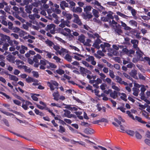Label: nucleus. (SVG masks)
<instances>
[{
    "mask_svg": "<svg viewBox=\"0 0 150 150\" xmlns=\"http://www.w3.org/2000/svg\"><path fill=\"white\" fill-rule=\"evenodd\" d=\"M1 38L0 40V45H2L4 43L8 42L11 45H12L13 41L11 40L10 37L4 34H1Z\"/></svg>",
    "mask_w": 150,
    "mask_h": 150,
    "instance_id": "1",
    "label": "nucleus"
},
{
    "mask_svg": "<svg viewBox=\"0 0 150 150\" xmlns=\"http://www.w3.org/2000/svg\"><path fill=\"white\" fill-rule=\"evenodd\" d=\"M55 25L53 24H51L47 25L45 30L47 31L50 30L51 34H54L55 33Z\"/></svg>",
    "mask_w": 150,
    "mask_h": 150,
    "instance_id": "2",
    "label": "nucleus"
},
{
    "mask_svg": "<svg viewBox=\"0 0 150 150\" xmlns=\"http://www.w3.org/2000/svg\"><path fill=\"white\" fill-rule=\"evenodd\" d=\"M78 68H79L80 74L83 76H86V73L90 74H91V72L87 69L80 66H78Z\"/></svg>",
    "mask_w": 150,
    "mask_h": 150,
    "instance_id": "3",
    "label": "nucleus"
},
{
    "mask_svg": "<svg viewBox=\"0 0 150 150\" xmlns=\"http://www.w3.org/2000/svg\"><path fill=\"white\" fill-rule=\"evenodd\" d=\"M47 84L50 87V89L52 91H53L54 89L53 85L56 87H57L59 85V84L57 81L52 80H51L50 82H47Z\"/></svg>",
    "mask_w": 150,
    "mask_h": 150,
    "instance_id": "4",
    "label": "nucleus"
},
{
    "mask_svg": "<svg viewBox=\"0 0 150 150\" xmlns=\"http://www.w3.org/2000/svg\"><path fill=\"white\" fill-rule=\"evenodd\" d=\"M18 50H19L21 53L23 54L25 52V50H27L28 48L23 45H22L21 47L20 46H16L15 48Z\"/></svg>",
    "mask_w": 150,
    "mask_h": 150,
    "instance_id": "5",
    "label": "nucleus"
},
{
    "mask_svg": "<svg viewBox=\"0 0 150 150\" xmlns=\"http://www.w3.org/2000/svg\"><path fill=\"white\" fill-rule=\"evenodd\" d=\"M88 57L86 58V60L88 62H91V63L93 65H95L96 64V62L94 61V57L89 55H87Z\"/></svg>",
    "mask_w": 150,
    "mask_h": 150,
    "instance_id": "6",
    "label": "nucleus"
},
{
    "mask_svg": "<svg viewBox=\"0 0 150 150\" xmlns=\"http://www.w3.org/2000/svg\"><path fill=\"white\" fill-rule=\"evenodd\" d=\"M115 79L116 80V82L120 84H124L125 86L128 85V83H127L123 81L122 78L119 76H116Z\"/></svg>",
    "mask_w": 150,
    "mask_h": 150,
    "instance_id": "7",
    "label": "nucleus"
},
{
    "mask_svg": "<svg viewBox=\"0 0 150 150\" xmlns=\"http://www.w3.org/2000/svg\"><path fill=\"white\" fill-rule=\"evenodd\" d=\"M131 42L133 45V48L135 49H137L138 50H139V48L138 47L139 41L138 40L132 39L131 40Z\"/></svg>",
    "mask_w": 150,
    "mask_h": 150,
    "instance_id": "8",
    "label": "nucleus"
},
{
    "mask_svg": "<svg viewBox=\"0 0 150 150\" xmlns=\"http://www.w3.org/2000/svg\"><path fill=\"white\" fill-rule=\"evenodd\" d=\"M102 41L99 38H97L95 41L94 43H93V46L98 49H99L100 48L99 44L101 43Z\"/></svg>",
    "mask_w": 150,
    "mask_h": 150,
    "instance_id": "9",
    "label": "nucleus"
},
{
    "mask_svg": "<svg viewBox=\"0 0 150 150\" xmlns=\"http://www.w3.org/2000/svg\"><path fill=\"white\" fill-rule=\"evenodd\" d=\"M64 114L62 115L63 117H67L69 118H71L73 116V115L71 114V112L67 110H64Z\"/></svg>",
    "mask_w": 150,
    "mask_h": 150,
    "instance_id": "10",
    "label": "nucleus"
},
{
    "mask_svg": "<svg viewBox=\"0 0 150 150\" xmlns=\"http://www.w3.org/2000/svg\"><path fill=\"white\" fill-rule=\"evenodd\" d=\"M115 31L118 35H120L123 33V31L121 29V26L118 24V25H116L115 29Z\"/></svg>",
    "mask_w": 150,
    "mask_h": 150,
    "instance_id": "11",
    "label": "nucleus"
},
{
    "mask_svg": "<svg viewBox=\"0 0 150 150\" xmlns=\"http://www.w3.org/2000/svg\"><path fill=\"white\" fill-rule=\"evenodd\" d=\"M60 8L63 10H64L65 8L68 7L69 4L65 1H62L60 2Z\"/></svg>",
    "mask_w": 150,
    "mask_h": 150,
    "instance_id": "12",
    "label": "nucleus"
},
{
    "mask_svg": "<svg viewBox=\"0 0 150 150\" xmlns=\"http://www.w3.org/2000/svg\"><path fill=\"white\" fill-rule=\"evenodd\" d=\"M84 132L87 134H92L94 133V131L91 128H87L85 129Z\"/></svg>",
    "mask_w": 150,
    "mask_h": 150,
    "instance_id": "13",
    "label": "nucleus"
},
{
    "mask_svg": "<svg viewBox=\"0 0 150 150\" xmlns=\"http://www.w3.org/2000/svg\"><path fill=\"white\" fill-rule=\"evenodd\" d=\"M71 11L74 12L80 13L82 11V9L80 7H74L72 8Z\"/></svg>",
    "mask_w": 150,
    "mask_h": 150,
    "instance_id": "14",
    "label": "nucleus"
},
{
    "mask_svg": "<svg viewBox=\"0 0 150 150\" xmlns=\"http://www.w3.org/2000/svg\"><path fill=\"white\" fill-rule=\"evenodd\" d=\"M52 96L54 97L53 99L55 100L58 101L59 100V93L57 91L56 92H54L52 94Z\"/></svg>",
    "mask_w": 150,
    "mask_h": 150,
    "instance_id": "15",
    "label": "nucleus"
},
{
    "mask_svg": "<svg viewBox=\"0 0 150 150\" xmlns=\"http://www.w3.org/2000/svg\"><path fill=\"white\" fill-rule=\"evenodd\" d=\"M133 120L135 121H137L139 122H140L142 124H145L147 123L146 122L142 120L141 117L137 116H136L135 117H134V120Z\"/></svg>",
    "mask_w": 150,
    "mask_h": 150,
    "instance_id": "16",
    "label": "nucleus"
},
{
    "mask_svg": "<svg viewBox=\"0 0 150 150\" xmlns=\"http://www.w3.org/2000/svg\"><path fill=\"white\" fill-rule=\"evenodd\" d=\"M62 14L67 18V20H70L72 18V15L71 14L67 13L65 11H63Z\"/></svg>",
    "mask_w": 150,
    "mask_h": 150,
    "instance_id": "17",
    "label": "nucleus"
},
{
    "mask_svg": "<svg viewBox=\"0 0 150 150\" xmlns=\"http://www.w3.org/2000/svg\"><path fill=\"white\" fill-rule=\"evenodd\" d=\"M25 7L26 12L29 13H31V11L33 8L32 5H27L25 6Z\"/></svg>",
    "mask_w": 150,
    "mask_h": 150,
    "instance_id": "18",
    "label": "nucleus"
},
{
    "mask_svg": "<svg viewBox=\"0 0 150 150\" xmlns=\"http://www.w3.org/2000/svg\"><path fill=\"white\" fill-rule=\"evenodd\" d=\"M7 59L9 62L12 63H15V58L14 57L10 54H8L7 56Z\"/></svg>",
    "mask_w": 150,
    "mask_h": 150,
    "instance_id": "19",
    "label": "nucleus"
},
{
    "mask_svg": "<svg viewBox=\"0 0 150 150\" xmlns=\"http://www.w3.org/2000/svg\"><path fill=\"white\" fill-rule=\"evenodd\" d=\"M82 16H83V18L85 19L87 18L90 19L93 17L91 13H83L82 14Z\"/></svg>",
    "mask_w": 150,
    "mask_h": 150,
    "instance_id": "20",
    "label": "nucleus"
},
{
    "mask_svg": "<svg viewBox=\"0 0 150 150\" xmlns=\"http://www.w3.org/2000/svg\"><path fill=\"white\" fill-rule=\"evenodd\" d=\"M8 76H9V79L11 80L14 81H17L18 80V79L16 76L11 75L10 74H9Z\"/></svg>",
    "mask_w": 150,
    "mask_h": 150,
    "instance_id": "21",
    "label": "nucleus"
},
{
    "mask_svg": "<svg viewBox=\"0 0 150 150\" xmlns=\"http://www.w3.org/2000/svg\"><path fill=\"white\" fill-rule=\"evenodd\" d=\"M121 26L124 28V29L127 30H130L131 29V28L127 25L122 21H121Z\"/></svg>",
    "mask_w": 150,
    "mask_h": 150,
    "instance_id": "22",
    "label": "nucleus"
},
{
    "mask_svg": "<svg viewBox=\"0 0 150 150\" xmlns=\"http://www.w3.org/2000/svg\"><path fill=\"white\" fill-rule=\"evenodd\" d=\"M45 43L48 46L50 47H52L53 45H54V43L52 41L48 39H47L45 41Z\"/></svg>",
    "mask_w": 150,
    "mask_h": 150,
    "instance_id": "23",
    "label": "nucleus"
},
{
    "mask_svg": "<svg viewBox=\"0 0 150 150\" xmlns=\"http://www.w3.org/2000/svg\"><path fill=\"white\" fill-rule=\"evenodd\" d=\"M85 36L83 35H81L79 37L78 40L84 44L85 42Z\"/></svg>",
    "mask_w": 150,
    "mask_h": 150,
    "instance_id": "24",
    "label": "nucleus"
},
{
    "mask_svg": "<svg viewBox=\"0 0 150 150\" xmlns=\"http://www.w3.org/2000/svg\"><path fill=\"white\" fill-rule=\"evenodd\" d=\"M110 96L113 99H115L117 96V93L116 91H114L113 92H111L110 93Z\"/></svg>",
    "mask_w": 150,
    "mask_h": 150,
    "instance_id": "25",
    "label": "nucleus"
},
{
    "mask_svg": "<svg viewBox=\"0 0 150 150\" xmlns=\"http://www.w3.org/2000/svg\"><path fill=\"white\" fill-rule=\"evenodd\" d=\"M132 89L133 91V95L136 96H137L139 92V89L136 87H133Z\"/></svg>",
    "mask_w": 150,
    "mask_h": 150,
    "instance_id": "26",
    "label": "nucleus"
},
{
    "mask_svg": "<svg viewBox=\"0 0 150 150\" xmlns=\"http://www.w3.org/2000/svg\"><path fill=\"white\" fill-rule=\"evenodd\" d=\"M129 23L131 25L137 27V26L138 23L135 21L133 20H131L129 21Z\"/></svg>",
    "mask_w": 150,
    "mask_h": 150,
    "instance_id": "27",
    "label": "nucleus"
},
{
    "mask_svg": "<svg viewBox=\"0 0 150 150\" xmlns=\"http://www.w3.org/2000/svg\"><path fill=\"white\" fill-rule=\"evenodd\" d=\"M92 7L91 6H86L84 8V11L86 13H89L91 10Z\"/></svg>",
    "mask_w": 150,
    "mask_h": 150,
    "instance_id": "28",
    "label": "nucleus"
},
{
    "mask_svg": "<svg viewBox=\"0 0 150 150\" xmlns=\"http://www.w3.org/2000/svg\"><path fill=\"white\" fill-rule=\"evenodd\" d=\"M136 50H137L136 53L139 57V59H140L143 56V53L139 48V50H138L137 49H136Z\"/></svg>",
    "mask_w": 150,
    "mask_h": 150,
    "instance_id": "29",
    "label": "nucleus"
},
{
    "mask_svg": "<svg viewBox=\"0 0 150 150\" xmlns=\"http://www.w3.org/2000/svg\"><path fill=\"white\" fill-rule=\"evenodd\" d=\"M137 74V72L136 70H132L130 73V74L132 77L135 79H137V78L136 75Z\"/></svg>",
    "mask_w": 150,
    "mask_h": 150,
    "instance_id": "30",
    "label": "nucleus"
},
{
    "mask_svg": "<svg viewBox=\"0 0 150 150\" xmlns=\"http://www.w3.org/2000/svg\"><path fill=\"white\" fill-rule=\"evenodd\" d=\"M32 1V0H24L23 2L21 3V5L22 6H24L25 5H28Z\"/></svg>",
    "mask_w": 150,
    "mask_h": 150,
    "instance_id": "31",
    "label": "nucleus"
},
{
    "mask_svg": "<svg viewBox=\"0 0 150 150\" xmlns=\"http://www.w3.org/2000/svg\"><path fill=\"white\" fill-rule=\"evenodd\" d=\"M48 64L49 65V66H48L47 67V68L48 69H49L50 67L52 68L55 69L57 67V66L53 63H51L50 62H48Z\"/></svg>",
    "mask_w": 150,
    "mask_h": 150,
    "instance_id": "32",
    "label": "nucleus"
},
{
    "mask_svg": "<svg viewBox=\"0 0 150 150\" xmlns=\"http://www.w3.org/2000/svg\"><path fill=\"white\" fill-rule=\"evenodd\" d=\"M65 59L69 62H71L72 61V57L69 54H67L64 57Z\"/></svg>",
    "mask_w": 150,
    "mask_h": 150,
    "instance_id": "33",
    "label": "nucleus"
},
{
    "mask_svg": "<svg viewBox=\"0 0 150 150\" xmlns=\"http://www.w3.org/2000/svg\"><path fill=\"white\" fill-rule=\"evenodd\" d=\"M74 22L77 23L80 26H81L83 24L82 23L79 18L77 19H74Z\"/></svg>",
    "mask_w": 150,
    "mask_h": 150,
    "instance_id": "34",
    "label": "nucleus"
},
{
    "mask_svg": "<svg viewBox=\"0 0 150 150\" xmlns=\"http://www.w3.org/2000/svg\"><path fill=\"white\" fill-rule=\"evenodd\" d=\"M125 132L127 134L131 136H133L134 134V131L131 130H126Z\"/></svg>",
    "mask_w": 150,
    "mask_h": 150,
    "instance_id": "35",
    "label": "nucleus"
},
{
    "mask_svg": "<svg viewBox=\"0 0 150 150\" xmlns=\"http://www.w3.org/2000/svg\"><path fill=\"white\" fill-rule=\"evenodd\" d=\"M92 12L93 13V15L95 17L98 18L99 17V13L98 11L96 9H93L92 10Z\"/></svg>",
    "mask_w": 150,
    "mask_h": 150,
    "instance_id": "36",
    "label": "nucleus"
},
{
    "mask_svg": "<svg viewBox=\"0 0 150 150\" xmlns=\"http://www.w3.org/2000/svg\"><path fill=\"white\" fill-rule=\"evenodd\" d=\"M69 4H70L69 8L71 10L72 9V8L74 7L76 5V4L73 1H69Z\"/></svg>",
    "mask_w": 150,
    "mask_h": 150,
    "instance_id": "37",
    "label": "nucleus"
},
{
    "mask_svg": "<svg viewBox=\"0 0 150 150\" xmlns=\"http://www.w3.org/2000/svg\"><path fill=\"white\" fill-rule=\"evenodd\" d=\"M59 132L61 133H63L65 131V129L64 127L62 125H60L59 126Z\"/></svg>",
    "mask_w": 150,
    "mask_h": 150,
    "instance_id": "38",
    "label": "nucleus"
},
{
    "mask_svg": "<svg viewBox=\"0 0 150 150\" xmlns=\"http://www.w3.org/2000/svg\"><path fill=\"white\" fill-rule=\"evenodd\" d=\"M121 94L122 96H120V98L124 101H127V99L126 98L127 97L125 93H122Z\"/></svg>",
    "mask_w": 150,
    "mask_h": 150,
    "instance_id": "39",
    "label": "nucleus"
},
{
    "mask_svg": "<svg viewBox=\"0 0 150 150\" xmlns=\"http://www.w3.org/2000/svg\"><path fill=\"white\" fill-rule=\"evenodd\" d=\"M2 2L0 3V8H3L4 7V5L6 6L8 5L7 3L4 1V0H2Z\"/></svg>",
    "mask_w": 150,
    "mask_h": 150,
    "instance_id": "40",
    "label": "nucleus"
},
{
    "mask_svg": "<svg viewBox=\"0 0 150 150\" xmlns=\"http://www.w3.org/2000/svg\"><path fill=\"white\" fill-rule=\"evenodd\" d=\"M126 113L128 115V116L132 120H134V117L131 112L129 110L126 111Z\"/></svg>",
    "mask_w": 150,
    "mask_h": 150,
    "instance_id": "41",
    "label": "nucleus"
},
{
    "mask_svg": "<svg viewBox=\"0 0 150 150\" xmlns=\"http://www.w3.org/2000/svg\"><path fill=\"white\" fill-rule=\"evenodd\" d=\"M33 78L31 77L28 76L26 79V81L28 83H31L33 82Z\"/></svg>",
    "mask_w": 150,
    "mask_h": 150,
    "instance_id": "42",
    "label": "nucleus"
},
{
    "mask_svg": "<svg viewBox=\"0 0 150 150\" xmlns=\"http://www.w3.org/2000/svg\"><path fill=\"white\" fill-rule=\"evenodd\" d=\"M108 12L109 13L107 15V17L108 18V19H113L114 18L113 16L112 15L113 14V12L110 11H109Z\"/></svg>",
    "mask_w": 150,
    "mask_h": 150,
    "instance_id": "43",
    "label": "nucleus"
},
{
    "mask_svg": "<svg viewBox=\"0 0 150 150\" xmlns=\"http://www.w3.org/2000/svg\"><path fill=\"white\" fill-rule=\"evenodd\" d=\"M93 147L94 149H97L98 150L99 149V148H100L102 150H107L105 148L100 146H94Z\"/></svg>",
    "mask_w": 150,
    "mask_h": 150,
    "instance_id": "44",
    "label": "nucleus"
},
{
    "mask_svg": "<svg viewBox=\"0 0 150 150\" xmlns=\"http://www.w3.org/2000/svg\"><path fill=\"white\" fill-rule=\"evenodd\" d=\"M48 62H49L45 59L40 60V64L46 65L47 64H48Z\"/></svg>",
    "mask_w": 150,
    "mask_h": 150,
    "instance_id": "45",
    "label": "nucleus"
},
{
    "mask_svg": "<svg viewBox=\"0 0 150 150\" xmlns=\"http://www.w3.org/2000/svg\"><path fill=\"white\" fill-rule=\"evenodd\" d=\"M91 40L89 39H87L86 40V41L85 42L84 45L88 46H90L91 45L90 44V43L91 42Z\"/></svg>",
    "mask_w": 150,
    "mask_h": 150,
    "instance_id": "46",
    "label": "nucleus"
},
{
    "mask_svg": "<svg viewBox=\"0 0 150 150\" xmlns=\"http://www.w3.org/2000/svg\"><path fill=\"white\" fill-rule=\"evenodd\" d=\"M107 4L108 5L114 6H116L117 5V3L115 1L108 2Z\"/></svg>",
    "mask_w": 150,
    "mask_h": 150,
    "instance_id": "47",
    "label": "nucleus"
},
{
    "mask_svg": "<svg viewBox=\"0 0 150 150\" xmlns=\"http://www.w3.org/2000/svg\"><path fill=\"white\" fill-rule=\"evenodd\" d=\"M66 52H67V50L63 48H62L60 50L58 51V53L60 55Z\"/></svg>",
    "mask_w": 150,
    "mask_h": 150,
    "instance_id": "48",
    "label": "nucleus"
},
{
    "mask_svg": "<svg viewBox=\"0 0 150 150\" xmlns=\"http://www.w3.org/2000/svg\"><path fill=\"white\" fill-rule=\"evenodd\" d=\"M135 133L136 137L137 139H141L142 138V136L137 131H136Z\"/></svg>",
    "mask_w": 150,
    "mask_h": 150,
    "instance_id": "49",
    "label": "nucleus"
},
{
    "mask_svg": "<svg viewBox=\"0 0 150 150\" xmlns=\"http://www.w3.org/2000/svg\"><path fill=\"white\" fill-rule=\"evenodd\" d=\"M2 48L4 50H8V47L9 46V44L8 43H4Z\"/></svg>",
    "mask_w": 150,
    "mask_h": 150,
    "instance_id": "50",
    "label": "nucleus"
},
{
    "mask_svg": "<svg viewBox=\"0 0 150 150\" xmlns=\"http://www.w3.org/2000/svg\"><path fill=\"white\" fill-rule=\"evenodd\" d=\"M0 74L1 75H3L4 74H5L6 75L8 76L9 74L8 73V71L5 70L4 69H3L0 72Z\"/></svg>",
    "mask_w": 150,
    "mask_h": 150,
    "instance_id": "51",
    "label": "nucleus"
},
{
    "mask_svg": "<svg viewBox=\"0 0 150 150\" xmlns=\"http://www.w3.org/2000/svg\"><path fill=\"white\" fill-rule=\"evenodd\" d=\"M19 35L20 37H23L25 34V33L24 31L20 30L19 32Z\"/></svg>",
    "mask_w": 150,
    "mask_h": 150,
    "instance_id": "52",
    "label": "nucleus"
},
{
    "mask_svg": "<svg viewBox=\"0 0 150 150\" xmlns=\"http://www.w3.org/2000/svg\"><path fill=\"white\" fill-rule=\"evenodd\" d=\"M56 72L60 75H62L64 73V71L63 70L60 69L56 70Z\"/></svg>",
    "mask_w": 150,
    "mask_h": 150,
    "instance_id": "53",
    "label": "nucleus"
},
{
    "mask_svg": "<svg viewBox=\"0 0 150 150\" xmlns=\"http://www.w3.org/2000/svg\"><path fill=\"white\" fill-rule=\"evenodd\" d=\"M94 0V2H92L91 3L92 4L96 5L99 7L100 6H101V4L98 1L96 0Z\"/></svg>",
    "mask_w": 150,
    "mask_h": 150,
    "instance_id": "54",
    "label": "nucleus"
},
{
    "mask_svg": "<svg viewBox=\"0 0 150 150\" xmlns=\"http://www.w3.org/2000/svg\"><path fill=\"white\" fill-rule=\"evenodd\" d=\"M20 29L18 28V27H13L12 29L11 30H12L15 33H17L18 32H19V31L20 30Z\"/></svg>",
    "mask_w": 150,
    "mask_h": 150,
    "instance_id": "55",
    "label": "nucleus"
},
{
    "mask_svg": "<svg viewBox=\"0 0 150 150\" xmlns=\"http://www.w3.org/2000/svg\"><path fill=\"white\" fill-rule=\"evenodd\" d=\"M114 72L112 70H109V75L111 78L113 79L115 77V75L114 74Z\"/></svg>",
    "mask_w": 150,
    "mask_h": 150,
    "instance_id": "56",
    "label": "nucleus"
},
{
    "mask_svg": "<svg viewBox=\"0 0 150 150\" xmlns=\"http://www.w3.org/2000/svg\"><path fill=\"white\" fill-rule=\"evenodd\" d=\"M53 58L54 59L56 60L57 62H61V59L60 58L58 57L55 56H54Z\"/></svg>",
    "mask_w": 150,
    "mask_h": 150,
    "instance_id": "57",
    "label": "nucleus"
},
{
    "mask_svg": "<svg viewBox=\"0 0 150 150\" xmlns=\"http://www.w3.org/2000/svg\"><path fill=\"white\" fill-rule=\"evenodd\" d=\"M23 67H24L25 71L26 72L29 73H30L31 72V70L30 68H28L26 66H23Z\"/></svg>",
    "mask_w": 150,
    "mask_h": 150,
    "instance_id": "58",
    "label": "nucleus"
},
{
    "mask_svg": "<svg viewBox=\"0 0 150 150\" xmlns=\"http://www.w3.org/2000/svg\"><path fill=\"white\" fill-rule=\"evenodd\" d=\"M52 47L56 51H57V52L58 53V51H59V50L60 49V48L59 46H57V45H55L54 44V45H53Z\"/></svg>",
    "mask_w": 150,
    "mask_h": 150,
    "instance_id": "59",
    "label": "nucleus"
},
{
    "mask_svg": "<svg viewBox=\"0 0 150 150\" xmlns=\"http://www.w3.org/2000/svg\"><path fill=\"white\" fill-rule=\"evenodd\" d=\"M32 73L33 74V76L36 78H38L39 76L38 73L37 71H33Z\"/></svg>",
    "mask_w": 150,
    "mask_h": 150,
    "instance_id": "60",
    "label": "nucleus"
},
{
    "mask_svg": "<svg viewBox=\"0 0 150 150\" xmlns=\"http://www.w3.org/2000/svg\"><path fill=\"white\" fill-rule=\"evenodd\" d=\"M0 111L2 113H4V114L7 116H11V115H13V114H12L8 112L4 111L2 110H0Z\"/></svg>",
    "mask_w": 150,
    "mask_h": 150,
    "instance_id": "61",
    "label": "nucleus"
},
{
    "mask_svg": "<svg viewBox=\"0 0 150 150\" xmlns=\"http://www.w3.org/2000/svg\"><path fill=\"white\" fill-rule=\"evenodd\" d=\"M13 101V103L16 105L19 106H21V102L19 101L16 100H14Z\"/></svg>",
    "mask_w": 150,
    "mask_h": 150,
    "instance_id": "62",
    "label": "nucleus"
},
{
    "mask_svg": "<svg viewBox=\"0 0 150 150\" xmlns=\"http://www.w3.org/2000/svg\"><path fill=\"white\" fill-rule=\"evenodd\" d=\"M55 38L58 40L62 42V43L63 44H65L66 43V42L61 38L57 37H56Z\"/></svg>",
    "mask_w": 150,
    "mask_h": 150,
    "instance_id": "63",
    "label": "nucleus"
},
{
    "mask_svg": "<svg viewBox=\"0 0 150 150\" xmlns=\"http://www.w3.org/2000/svg\"><path fill=\"white\" fill-rule=\"evenodd\" d=\"M135 53V51L132 50L130 49L129 50V52L128 53V54L127 55L129 56H130L131 54H134Z\"/></svg>",
    "mask_w": 150,
    "mask_h": 150,
    "instance_id": "64",
    "label": "nucleus"
}]
</instances>
